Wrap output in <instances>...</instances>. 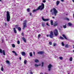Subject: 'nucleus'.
<instances>
[{"instance_id": "1", "label": "nucleus", "mask_w": 74, "mask_h": 74, "mask_svg": "<svg viewBox=\"0 0 74 74\" xmlns=\"http://www.w3.org/2000/svg\"><path fill=\"white\" fill-rule=\"evenodd\" d=\"M53 11V12H52L51 14H52L53 15V14H54L55 16H56V14H58V11L57 10L55 9V8H53V9H52L51 10L50 12H52V11Z\"/></svg>"}, {"instance_id": "2", "label": "nucleus", "mask_w": 74, "mask_h": 74, "mask_svg": "<svg viewBox=\"0 0 74 74\" xmlns=\"http://www.w3.org/2000/svg\"><path fill=\"white\" fill-rule=\"evenodd\" d=\"M6 14V19L7 22H10V12H7Z\"/></svg>"}, {"instance_id": "3", "label": "nucleus", "mask_w": 74, "mask_h": 74, "mask_svg": "<svg viewBox=\"0 0 74 74\" xmlns=\"http://www.w3.org/2000/svg\"><path fill=\"white\" fill-rule=\"evenodd\" d=\"M44 8V4L43 3H42V5L39 6L38 8V10H42Z\"/></svg>"}, {"instance_id": "4", "label": "nucleus", "mask_w": 74, "mask_h": 74, "mask_svg": "<svg viewBox=\"0 0 74 74\" xmlns=\"http://www.w3.org/2000/svg\"><path fill=\"white\" fill-rule=\"evenodd\" d=\"M49 37L50 38H52L53 37V33L52 31H51L50 33V35H49Z\"/></svg>"}, {"instance_id": "5", "label": "nucleus", "mask_w": 74, "mask_h": 74, "mask_svg": "<svg viewBox=\"0 0 74 74\" xmlns=\"http://www.w3.org/2000/svg\"><path fill=\"white\" fill-rule=\"evenodd\" d=\"M55 36H57L58 35V31L57 29H55L54 31Z\"/></svg>"}, {"instance_id": "6", "label": "nucleus", "mask_w": 74, "mask_h": 74, "mask_svg": "<svg viewBox=\"0 0 74 74\" xmlns=\"http://www.w3.org/2000/svg\"><path fill=\"white\" fill-rule=\"evenodd\" d=\"M0 53H3V55H5V51L4 50L2 51V49H0Z\"/></svg>"}, {"instance_id": "7", "label": "nucleus", "mask_w": 74, "mask_h": 74, "mask_svg": "<svg viewBox=\"0 0 74 74\" xmlns=\"http://www.w3.org/2000/svg\"><path fill=\"white\" fill-rule=\"evenodd\" d=\"M52 67V65H51V64H49V65L48 66L49 71H51V67Z\"/></svg>"}, {"instance_id": "8", "label": "nucleus", "mask_w": 74, "mask_h": 74, "mask_svg": "<svg viewBox=\"0 0 74 74\" xmlns=\"http://www.w3.org/2000/svg\"><path fill=\"white\" fill-rule=\"evenodd\" d=\"M42 18L43 21H48L49 20V19H48L44 18V17H42Z\"/></svg>"}, {"instance_id": "9", "label": "nucleus", "mask_w": 74, "mask_h": 74, "mask_svg": "<svg viewBox=\"0 0 74 74\" xmlns=\"http://www.w3.org/2000/svg\"><path fill=\"white\" fill-rule=\"evenodd\" d=\"M38 54H43L44 53V52L43 51H38L37 52Z\"/></svg>"}, {"instance_id": "10", "label": "nucleus", "mask_w": 74, "mask_h": 74, "mask_svg": "<svg viewBox=\"0 0 74 74\" xmlns=\"http://www.w3.org/2000/svg\"><path fill=\"white\" fill-rule=\"evenodd\" d=\"M21 54L23 56H25L26 55V53L24 51H23L21 52Z\"/></svg>"}, {"instance_id": "11", "label": "nucleus", "mask_w": 74, "mask_h": 74, "mask_svg": "<svg viewBox=\"0 0 74 74\" xmlns=\"http://www.w3.org/2000/svg\"><path fill=\"white\" fill-rule=\"evenodd\" d=\"M23 40L25 42H26V39L25 38L23 37L22 38Z\"/></svg>"}, {"instance_id": "12", "label": "nucleus", "mask_w": 74, "mask_h": 74, "mask_svg": "<svg viewBox=\"0 0 74 74\" xmlns=\"http://www.w3.org/2000/svg\"><path fill=\"white\" fill-rule=\"evenodd\" d=\"M23 29H25L26 27V24H23Z\"/></svg>"}, {"instance_id": "13", "label": "nucleus", "mask_w": 74, "mask_h": 74, "mask_svg": "<svg viewBox=\"0 0 74 74\" xmlns=\"http://www.w3.org/2000/svg\"><path fill=\"white\" fill-rule=\"evenodd\" d=\"M26 22H27V20H25L23 22V25H26Z\"/></svg>"}, {"instance_id": "14", "label": "nucleus", "mask_w": 74, "mask_h": 74, "mask_svg": "<svg viewBox=\"0 0 74 74\" xmlns=\"http://www.w3.org/2000/svg\"><path fill=\"white\" fill-rule=\"evenodd\" d=\"M59 3H60V2L59 1H57L56 2V5H58V4H59Z\"/></svg>"}, {"instance_id": "15", "label": "nucleus", "mask_w": 74, "mask_h": 74, "mask_svg": "<svg viewBox=\"0 0 74 74\" xmlns=\"http://www.w3.org/2000/svg\"><path fill=\"white\" fill-rule=\"evenodd\" d=\"M58 26V23L57 22H55L54 24V26Z\"/></svg>"}, {"instance_id": "16", "label": "nucleus", "mask_w": 74, "mask_h": 74, "mask_svg": "<svg viewBox=\"0 0 74 74\" xmlns=\"http://www.w3.org/2000/svg\"><path fill=\"white\" fill-rule=\"evenodd\" d=\"M35 62H36V63H38V62H39V60L38 59H35L34 60Z\"/></svg>"}, {"instance_id": "17", "label": "nucleus", "mask_w": 74, "mask_h": 74, "mask_svg": "<svg viewBox=\"0 0 74 74\" xmlns=\"http://www.w3.org/2000/svg\"><path fill=\"white\" fill-rule=\"evenodd\" d=\"M13 29H14V33H16V30L15 29V28H14Z\"/></svg>"}, {"instance_id": "18", "label": "nucleus", "mask_w": 74, "mask_h": 74, "mask_svg": "<svg viewBox=\"0 0 74 74\" xmlns=\"http://www.w3.org/2000/svg\"><path fill=\"white\" fill-rule=\"evenodd\" d=\"M37 10H38V9H36V10H34L33 11L32 13H33V12H36V11H37Z\"/></svg>"}, {"instance_id": "19", "label": "nucleus", "mask_w": 74, "mask_h": 74, "mask_svg": "<svg viewBox=\"0 0 74 74\" xmlns=\"http://www.w3.org/2000/svg\"><path fill=\"white\" fill-rule=\"evenodd\" d=\"M63 37L65 39H67V38H66V36L64 35H62Z\"/></svg>"}, {"instance_id": "20", "label": "nucleus", "mask_w": 74, "mask_h": 74, "mask_svg": "<svg viewBox=\"0 0 74 74\" xmlns=\"http://www.w3.org/2000/svg\"><path fill=\"white\" fill-rule=\"evenodd\" d=\"M68 24L69 26H71L72 25V24H71V23H68Z\"/></svg>"}, {"instance_id": "21", "label": "nucleus", "mask_w": 74, "mask_h": 74, "mask_svg": "<svg viewBox=\"0 0 74 74\" xmlns=\"http://www.w3.org/2000/svg\"><path fill=\"white\" fill-rule=\"evenodd\" d=\"M73 60V58L72 57H71L69 59V61H71Z\"/></svg>"}, {"instance_id": "22", "label": "nucleus", "mask_w": 74, "mask_h": 74, "mask_svg": "<svg viewBox=\"0 0 74 74\" xmlns=\"http://www.w3.org/2000/svg\"><path fill=\"white\" fill-rule=\"evenodd\" d=\"M51 25H53V21H52V20H51Z\"/></svg>"}, {"instance_id": "23", "label": "nucleus", "mask_w": 74, "mask_h": 74, "mask_svg": "<svg viewBox=\"0 0 74 74\" xmlns=\"http://www.w3.org/2000/svg\"><path fill=\"white\" fill-rule=\"evenodd\" d=\"M26 63H27V60H25L24 61V64H26Z\"/></svg>"}, {"instance_id": "24", "label": "nucleus", "mask_w": 74, "mask_h": 74, "mask_svg": "<svg viewBox=\"0 0 74 74\" xmlns=\"http://www.w3.org/2000/svg\"><path fill=\"white\" fill-rule=\"evenodd\" d=\"M18 31H21V28L20 27H18Z\"/></svg>"}, {"instance_id": "25", "label": "nucleus", "mask_w": 74, "mask_h": 74, "mask_svg": "<svg viewBox=\"0 0 74 74\" xmlns=\"http://www.w3.org/2000/svg\"><path fill=\"white\" fill-rule=\"evenodd\" d=\"M7 64H10V61L8 60H7L6 61Z\"/></svg>"}, {"instance_id": "26", "label": "nucleus", "mask_w": 74, "mask_h": 74, "mask_svg": "<svg viewBox=\"0 0 74 74\" xmlns=\"http://www.w3.org/2000/svg\"><path fill=\"white\" fill-rule=\"evenodd\" d=\"M35 66L36 67H38V66H40V65H37V64H36Z\"/></svg>"}, {"instance_id": "27", "label": "nucleus", "mask_w": 74, "mask_h": 74, "mask_svg": "<svg viewBox=\"0 0 74 74\" xmlns=\"http://www.w3.org/2000/svg\"><path fill=\"white\" fill-rule=\"evenodd\" d=\"M16 28L17 29L19 27V25H16L15 26Z\"/></svg>"}, {"instance_id": "28", "label": "nucleus", "mask_w": 74, "mask_h": 74, "mask_svg": "<svg viewBox=\"0 0 74 74\" xmlns=\"http://www.w3.org/2000/svg\"><path fill=\"white\" fill-rule=\"evenodd\" d=\"M65 47H66V48H68V47H69V45H66L65 46Z\"/></svg>"}, {"instance_id": "29", "label": "nucleus", "mask_w": 74, "mask_h": 74, "mask_svg": "<svg viewBox=\"0 0 74 74\" xmlns=\"http://www.w3.org/2000/svg\"><path fill=\"white\" fill-rule=\"evenodd\" d=\"M60 39H61V40H63V39H64V38H63L62 36H60Z\"/></svg>"}, {"instance_id": "30", "label": "nucleus", "mask_w": 74, "mask_h": 74, "mask_svg": "<svg viewBox=\"0 0 74 74\" xmlns=\"http://www.w3.org/2000/svg\"><path fill=\"white\" fill-rule=\"evenodd\" d=\"M12 47H13V48H15V45H14V44H13L12 45Z\"/></svg>"}, {"instance_id": "31", "label": "nucleus", "mask_w": 74, "mask_h": 74, "mask_svg": "<svg viewBox=\"0 0 74 74\" xmlns=\"http://www.w3.org/2000/svg\"><path fill=\"white\" fill-rule=\"evenodd\" d=\"M1 71H3L4 70V69H3V66L1 67Z\"/></svg>"}, {"instance_id": "32", "label": "nucleus", "mask_w": 74, "mask_h": 74, "mask_svg": "<svg viewBox=\"0 0 74 74\" xmlns=\"http://www.w3.org/2000/svg\"><path fill=\"white\" fill-rule=\"evenodd\" d=\"M65 20H67V21H69V19L68 18H65Z\"/></svg>"}, {"instance_id": "33", "label": "nucleus", "mask_w": 74, "mask_h": 74, "mask_svg": "<svg viewBox=\"0 0 74 74\" xmlns=\"http://www.w3.org/2000/svg\"><path fill=\"white\" fill-rule=\"evenodd\" d=\"M61 44H62V46H64V43L63 42H62Z\"/></svg>"}, {"instance_id": "34", "label": "nucleus", "mask_w": 74, "mask_h": 74, "mask_svg": "<svg viewBox=\"0 0 74 74\" xmlns=\"http://www.w3.org/2000/svg\"><path fill=\"white\" fill-rule=\"evenodd\" d=\"M30 56H32V52H30Z\"/></svg>"}, {"instance_id": "35", "label": "nucleus", "mask_w": 74, "mask_h": 74, "mask_svg": "<svg viewBox=\"0 0 74 74\" xmlns=\"http://www.w3.org/2000/svg\"><path fill=\"white\" fill-rule=\"evenodd\" d=\"M49 45H52V42H49Z\"/></svg>"}, {"instance_id": "36", "label": "nucleus", "mask_w": 74, "mask_h": 74, "mask_svg": "<svg viewBox=\"0 0 74 74\" xmlns=\"http://www.w3.org/2000/svg\"><path fill=\"white\" fill-rule=\"evenodd\" d=\"M17 43L18 44H20V41H19V40H18L17 41Z\"/></svg>"}, {"instance_id": "37", "label": "nucleus", "mask_w": 74, "mask_h": 74, "mask_svg": "<svg viewBox=\"0 0 74 74\" xmlns=\"http://www.w3.org/2000/svg\"><path fill=\"white\" fill-rule=\"evenodd\" d=\"M63 27L64 28H66V27H67L66 25H63Z\"/></svg>"}, {"instance_id": "38", "label": "nucleus", "mask_w": 74, "mask_h": 74, "mask_svg": "<svg viewBox=\"0 0 74 74\" xmlns=\"http://www.w3.org/2000/svg\"><path fill=\"white\" fill-rule=\"evenodd\" d=\"M40 36H41V35L40 34L38 35V38H40Z\"/></svg>"}, {"instance_id": "39", "label": "nucleus", "mask_w": 74, "mask_h": 74, "mask_svg": "<svg viewBox=\"0 0 74 74\" xmlns=\"http://www.w3.org/2000/svg\"><path fill=\"white\" fill-rule=\"evenodd\" d=\"M27 11H28V12H29L30 11V9H27Z\"/></svg>"}, {"instance_id": "40", "label": "nucleus", "mask_w": 74, "mask_h": 74, "mask_svg": "<svg viewBox=\"0 0 74 74\" xmlns=\"http://www.w3.org/2000/svg\"><path fill=\"white\" fill-rule=\"evenodd\" d=\"M42 25L43 27L45 26V25H44V23H42Z\"/></svg>"}, {"instance_id": "41", "label": "nucleus", "mask_w": 74, "mask_h": 74, "mask_svg": "<svg viewBox=\"0 0 74 74\" xmlns=\"http://www.w3.org/2000/svg\"><path fill=\"white\" fill-rule=\"evenodd\" d=\"M59 58H60V59H61V60H62V57H59Z\"/></svg>"}, {"instance_id": "42", "label": "nucleus", "mask_w": 74, "mask_h": 74, "mask_svg": "<svg viewBox=\"0 0 74 74\" xmlns=\"http://www.w3.org/2000/svg\"><path fill=\"white\" fill-rule=\"evenodd\" d=\"M21 34L23 36H24V33H22Z\"/></svg>"}, {"instance_id": "43", "label": "nucleus", "mask_w": 74, "mask_h": 74, "mask_svg": "<svg viewBox=\"0 0 74 74\" xmlns=\"http://www.w3.org/2000/svg\"><path fill=\"white\" fill-rule=\"evenodd\" d=\"M42 67H43V65L44 64V62H42Z\"/></svg>"}, {"instance_id": "44", "label": "nucleus", "mask_w": 74, "mask_h": 74, "mask_svg": "<svg viewBox=\"0 0 74 74\" xmlns=\"http://www.w3.org/2000/svg\"><path fill=\"white\" fill-rule=\"evenodd\" d=\"M12 52L13 53H15L16 52H15V51H12Z\"/></svg>"}, {"instance_id": "45", "label": "nucleus", "mask_w": 74, "mask_h": 74, "mask_svg": "<svg viewBox=\"0 0 74 74\" xmlns=\"http://www.w3.org/2000/svg\"><path fill=\"white\" fill-rule=\"evenodd\" d=\"M42 2L43 3H45V2H46V1L45 0H43L42 1Z\"/></svg>"}, {"instance_id": "46", "label": "nucleus", "mask_w": 74, "mask_h": 74, "mask_svg": "<svg viewBox=\"0 0 74 74\" xmlns=\"http://www.w3.org/2000/svg\"><path fill=\"white\" fill-rule=\"evenodd\" d=\"M46 25L47 26H49V25H48V23H47Z\"/></svg>"}, {"instance_id": "47", "label": "nucleus", "mask_w": 74, "mask_h": 74, "mask_svg": "<svg viewBox=\"0 0 74 74\" xmlns=\"http://www.w3.org/2000/svg\"><path fill=\"white\" fill-rule=\"evenodd\" d=\"M56 43H54L53 44V46L54 47L56 46Z\"/></svg>"}, {"instance_id": "48", "label": "nucleus", "mask_w": 74, "mask_h": 74, "mask_svg": "<svg viewBox=\"0 0 74 74\" xmlns=\"http://www.w3.org/2000/svg\"><path fill=\"white\" fill-rule=\"evenodd\" d=\"M2 43H3L4 42V40L3 39H2Z\"/></svg>"}, {"instance_id": "49", "label": "nucleus", "mask_w": 74, "mask_h": 74, "mask_svg": "<svg viewBox=\"0 0 74 74\" xmlns=\"http://www.w3.org/2000/svg\"><path fill=\"white\" fill-rule=\"evenodd\" d=\"M15 54V55H18V54H17V53H14Z\"/></svg>"}, {"instance_id": "50", "label": "nucleus", "mask_w": 74, "mask_h": 74, "mask_svg": "<svg viewBox=\"0 0 74 74\" xmlns=\"http://www.w3.org/2000/svg\"><path fill=\"white\" fill-rule=\"evenodd\" d=\"M46 36L47 37H49V35H47Z\"/></svg>"}, {"instance_id": "51", "label": "nucleus", "mask_w": 74, "mask_h": 74, "mask_svg": "<svg viewBox=\"0 0 74 74\" xmlns=\"http://www.w3.org/2000/svg\"><path fill=\"white\" fill-rule=\"evenodd\" d=\"M61 1L62 2H64V0H61Z\"/></svg>"}, {"instance_id": "52", "label": "nucleus", "mask_w": 74, "mask_h": 74, "mask_svg": "<svg viewBox=\"0 0 74 74\" xmlns=\"http://www.w3.org/2000/svg\"><path fill=\"white\" fill-rule=\"evenodd\" d=\"M32 13H30L29 14V15H30L31 16H32Z\"/></svg>"}, {"instance_id": "53", "label": "nucleus", "mask_w": 74, "mask_h": 74, "mask_svg": "<svg viewBox=\"0 0 74 74\" xmlns=\"http://www.w3.org/2000/svg\"><path fill=\"white\" fill-rule=\"evenodd\" d=\"M5 26H6V25H7V23H5Z\"/></svg>"}, {"instance_id": "54", "label": "nucleus", "mask_w": 74, "mask_h": 74, "mask_svg": "<svg viewBox=\"0 0 74 74\" xmlns=\"http://www.w3.org/2000/svg\"><path fill=\"white\" fill-rule=\"evenodd\" d=\"M30 73L31 74H33V73L32 72H31Z\"/></svg>"}, {"instance_id": "55", "label": "nucleus", "mask_w": 74, "mask_h": 74, "mask_svg": "<svg viewBox=\"0 0 74 74\" xmlns=\"http://www.w3.org/2000/svg\"><path fill=\"white\" fill-rule=\"evenodd\" d=\"M19 59H20V60H21V57H20V58H19Z\"/></svg>"}, {"instance_id": "56", "label": "nucleus", "mask_w": 74, "mask_h": 74, "mask_svg": "<svg viewBox=\"0 0 74 74\" xmlns=\"http://www.w3.org/2000/svg\"><path fill=\"white\" fill-rule=\"evenodd\" d=\"M52 18H53V19H54L55 17H52Z\"/></svg>"}, {"instance_id": "57", "label": "nucleus", "mask_w": 74, "mask_h": 74, "mask_svg": "<svg viewBox=\"0 0 74 74\" xmlns=\"http://www.w3.org/2000/svg\"><path fill=\"white\" fill-rule=\"evenodd\" d=\"M73 48H74V45H73Z\"/></svg>"}, {"instance_id": "58", "label": "nucleus", "mask_w": 74, "mask_h": 74, "mask_svg": "<svg viewBox=\"0 0 74 74\" xmlns=\"http://www.w3.org/2000/svg\"><path fill=\"white\" fill-rule=\"evenodd\" d=\"M72 0V1H73V2H74V0Z\"/></svg>"}, {"instance_id": "59", "label": "nucleus", "mask_w": 74, "mask_h": 74, "mask_svg": "<svg viewBox=\"0 0 74 74\" xmlns=\"http://www.w3.org/2000/svg\"><path fill=\"white\" fill-rule=\"evenodd\" d=\"M40 74H43V73H41Z\"/></svg>"}, {"instance_id": "60", "label": "nucleus", "mask_w": 74, "mask_h": 74, "mask_svg": "<svg viewBox=\"0 0 74 74\" xmlns=\"http://www.w3.org/2000/svg\"><path fill=\"white\" fill-rule=\"evenodd\" d=\"M33 53H34V52H33Z\"/></svg>"}, {"instance_id": "61", "label": "nucleus", "mask_w": 74, "mask_h": 74, "mask_svg": "<svg viewBox=\"0 0 74 74\" xmlns=\"http://www.w3.org/2000/svg\"><path fill=\"white\" fill-rule=\"evenodd\" d=\"M73 52H74V50H73Z\"/></svg>"}, {"instance_id": "62", "label": "nucleus", "mask_w": 74, "mask_h": 74, "mask_svg": "<svg viewBox=\"0 0 74 74\" xmlns=\"http://www.w3.org/2000/svg\"><path fill=\"white\" fill-rule=\"evenodd\" d=\"M73 18H74V14H73Z\"/></svg>"}, {"instance_id": "63", "label": "nucleus", "mask_w": 74, "mask_h": 74, "mask_svg": "<svg viewBox=\"0 0 74 74\" xmlns=\"http://www.w3.org/2000/svg\"><path fill=\"white\" fill-rule=\"evenodd\" d=\"M45 74H48L45 73Z\"/></svg>"}, {"instance_id": "64", "label": "nucleus", "mask_w": 74, "mask_h": 74, "mask_svg": "<svg viewBox=\"0 0 74 74\" xmlns=\"http://www.w3.org/2000/svg\"><path fill=\"white\" fill-rule=\"evenodd\" d=\"M1 0H0V1H1Z\"/></svg>"}]
</instances>
